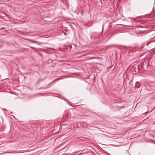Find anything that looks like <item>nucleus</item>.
Wrapping results in <instances>:
<instances>
[{"label": "nucleus", "instance_id": "obj_6", "mask_svg": "<svg viewBox=\"0 0 155 155\" xmlns=\"http://www.w3.org/2000/svg\"><path fill=\"white\" fill-rule=\"evenodd\" d=\"M30 48H33V47H30Z\"/></svg>", "mask_w": 155, "mask_h": 155}, {"label": "nucleus", "instance_id": "obj_4", "mask_svg": "<svg viewBox=\"0 0 155 155\" xmlns=\"http://www.w3.org/2000/svg\"><path fill=\"white\" fill-rule=\"evenodd\" d=\"M149 44V43H147V45Z\"/></svg>", "mask_w": 155, "mask_h": 155}, {"label": "nucleus", "instance_id": "obj_5", "mask_svg": "<svg viewBox=\"0 0 155 155\" xmlns=\"http://www.w3.org/2000/svg\"><path fill=\"white\" fill-rule=\"evenodd\" d=\"M4 27L2 28V29H4Z\"/></svg>", "mask_w": 155, "mask_h": 155}, {"label": "nucleus", "instance_id": "obj_3", "mask_svg": "<svg viewBox=\"0 0 155 155\" xmlns=\"http://www.w3.org/2000/svg\"><path fill=\"white\" fill-rule=\"evenodd\" d=\"M103 26H104V25H103L102 26V30H103Z\"/></svg>", "mask_w": 155, "mask_h": 155}, {"label": "nucleus", "instance_id": "obj_2", "mask_svg": "<svg viewBox=\"0 0 155 155\" xmlns=\"http://www.w3.org/2000/svg\"><path fill=\"white\" fill-rule=\"evenodd\" d=\"M132 82V80L131 81H130L129 83V84L130 85V84H131V82Z\"/></svg>", "mask_w": 155, "mask_h": 155}, {"label": "nucleus", "instance_id": "obj_1", "mask_svg": "<svg viewBox=\"0 0 155 155\" xmlns=\"http://www.w3.org/2000/svg\"><path fill=\"white\" fill-rule=\"evenodd\" d=\"M125 107L124 106H120L118 107L120 109H121L123 108H124Z\"/></svg>", "mask_w": 155, "mask_h": 155}, {"label": "nucleus", "instance_id": "obj_7", "mask_svg": "<svg viewBox=\"0 0 155 155\" xmlns=\"http://www.w3.org/2000/svg\"><path fill=\"white\" fill-rule=\"evenodd\" d=\"M7 31V30H5V31Z\"/></svg>", "mask_w": 155, "mask_h": 155}]
</instances>
